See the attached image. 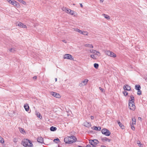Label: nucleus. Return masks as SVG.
Segmentation results:
<instances>
[{
    "label": "nucleus",
    "mask_w": 147,
    "mask_h": 147,
    "mask_svg": "<svg viewBox=\"0 0 147 147\" xmlns=\"http://www.w3.org/2000/svg\"><path fill=\"white\" fill-rule=\"evenodd\" d=\"M77 139L74 136H71L70 137L67 136L65 138L64 142L67 144H71L76 142Z\"/></svg>",
    "instance_id": "1"
},
{
    "label": "nucleus",
    "mask_w": 147,
    "mask_h": 147,
    "mask_svg": "<svg viewBox=\"0 0 147 147\" xmlns=\"http://www.w3.org/2000/svg\"><path fill=\"white\" fill-rule=\"evenodd\" d=\"M130 97V99L129 101V107L130 109L134 111L135 109L134 102V98L132 95H131Z\"/></svg>",
    "instance_id": "2"
},
{
    "label": "nucleus",
    "mask_w": 147,
    "mask_h": 147,
    "mask_svg": "<svg viewBox=\"0 0 147 147\" xmlns=\"http://www.w3.org/2000/svg\"><path fill=\"white\" fill-rule=\"evenodd\" d=\"M23 146L26 147H32L33 145L30 141L28 139L24 140L22 142Z\"/></svg>",
    "instance_id": "3"
},
{
    "label": "nucleus",
    "mask_w": 147,
    "mask_h": 147,
    "mask_svg": "<svg viewBox=\"0 0 147 147\" xmlns=\"http://www.w3.org/2000/svg\"><path fill=\"white\" fill-rule=\"evenodd\" d=\"M63 58L64 59H67L71 60H74V58L72 55L68 54H65L63 56Z\"/></svg>",
    "instance_id": "4"
},
{
    "label": "nucleus",
    "mask_w": 147,
    "mask_h": 147,
    "mask_svg": "<svg viewBox=\"0 0 147 147\" xmlns=\"http://www.w3.org/2000/svg\"><path fill=\"white\" fill-rule=\"evenodd\" d=\"M105 53L108 56L114 58L116 57V54L110 51H105Z\"/></svg>",
    "instance_id": "5"
},
{
    "label": "nucleus",
    "mask_w": 147,
    "mask_h": 147,
    "mask_svg": "<svg viewBox=\"0 0 147 147\" xmlns=\"http://www.w3.org/2000/svg\"><path fill=\"white\" fill-rule=\"evenodd\" d=\"M89 143L93 146L95 147L96 144L99 143V142L96 139L93 140H89Z\"/></svg>",
    "instance_id": "6"
},
{
    "label": "nucleus",
    "mask_w": 147,
    "mask_h": 147,
    "mask_svg": "<svg viewBox=\"0 0 147 147\" xmlns=\"http://www.w3.org/2000/svg\"><path fill=\"white\" fill-rule=\"evenodd\" d=\"M102 133L106 136H109L111 134V132L107 129H103L101 131Z\"/></svg>",
    "instance_id": "7"
},
{
    "label": "nucleus",
    "mask_w": 147,
    "mask_h": 147,
    "mask_svg": "<svg viewBox=\"0 0 147 147\" xmlns=\"http://www.w3.org/2000/svg\"><path fill=\"white\" fill-rule=\"evenodd\" d=\"M88 81V79H84L81 83H80L79 86L80 87L86 86Z\"/></svg>",
    "instance_id": "8"
},
{
    "label": "nucleus",
    "mask_w": 147,
    "mask_h": 147,
    "mask_svg": "<svg viewBox=\"0 0 147 147\" xmlns=\"http://www.w3.org/2000/svg\"><path fill=\"white\" fill-rule=\"evenodd\" d=\"M51 94L53 96L57 98H59L60 97V96L59 94L56 92H51Z\"/></svg>",
    "instance_id": "9"
},
{
    "label": "nucleus",
    "mask_w": 147,
    "mask_h": 147,
    "mask_svg": "<svg viewBox=\"0 0 147 147\" xmlns=\"http://www.w3.org/2000/svg\"><path fill=\"white\" fill-rule=\"evenodd\" d=\"M16 25L20 27L24 28H27L26 25L24 24L23 23L21 22L17 23H16Z\"/></svg>",
    "instance_id": "10"
},
{
    "label": "nucleus",
    "mask_w": 147,
    "mask_h": 147,
    "mask_svg": "<svg viewBox=\"0 0 147 147\" xmlns=\"http://www.w3.org/2000/svg\"><path fill=\"white\" fill-rule=\"evenodd\" d=\"M10 3L11 4L14 6L16 7H18V6L19 5V3L14 0H12L11 2H10Z\"/></svg>",
    "instance_id": "11"
},
{
    "label": "nucleus",
    "mask_w": 147,
    "mask_h": 147,
    "mask_svg": "<svg viewBox=\"0 0 147 147\" xmlns=\"http://www.w3.org/2000/svg\"><path fill=\"white\" fill-rule=\"evenodd\" d=\"M37 140L38 142L41 143H43V138L41 136L38 137L37 138Z\"/></svg>",
    "instance_id": "12"
},
{
    "label": "nucleus",
    "mask_w": 147,
    "mask_h": 147,
    "mask_svg": "<svg viewBox=\"0 0 147 147\" xmlns=\"http://www.w3.org/2000/svg\"><path fill=\"white\" fill-rule=\"evenodd\" d=\"M123 89L124 90H130L131 89L130 87L127 84L124 85L123 87Z\"/></svg>",
    "instance_id": "13"
},
{
    "label": "nucleus",
    "mask_w": 147,
    "mask_h": 147,
    "mask_svg": "<svg viewBox=\"0 0 147 147\" xmlns=\"http://www.w3.org/2000/svg\"><path fill=\"white\" fill-rule=\"evenodd\" d=\"M103 142L107 141L108 142H110L111 141V140L107 138L106 137H104L103 138H101Z\"/></svg>",
    "instance_id": "14"
},
{
    "label": "nucleus",
    "mask_w": 147,
    "mask_h": 147,
    "mask_svg": "<svg viewBox=\"0 0 147 147\" xmlns=\"http://www.w3.org/2000/svg\"><path fill=\"white\" fill-rule=\"evenodd\" d=\"M84 125L86 127H90L91 126V124L90 122H85L84 123Z\"/></svg>",
    "instance_id": "15"
},
{
    "label": "nucleus",
    "mask_w": 147,
    "mask_h": 147,
    "mask_svg": "<svg viewBox=\"0 0 147 147\" xmlns=\"http://www.w3.org/2000/svg\"><path fill=\"white\" fill-rule=\"evenodd\" d=\"M35 114L37 117L40 119H42V116L41 115L40 113L39 112L36 111H35Z\"/></svg>",
    "instance_id": "16"
},
{
    "label": "nucleus",
    "mask_w": 147,
    "mask_h": 147,
    "mask_svg": "<svg viewBox=\"0 0 147 147\" xmlns=\"http://www.w3.org/2000/svg\"><path fill=\"white\" fill-rule=\"evenodd\" d=\"M92 128L95 130L98 131H100L101 129V128L100 127H97L96 126H94L92 127Z\"/></svg>",
    "instance_id": "17"
},
{
    "label": "nucleus",
    "mask_w": 147,
    "mask_h": 147,
    "mask_svg": "<svg viewBox=\"0 0 147 147\" xmlns=\"http://www.w3.org/2000/svg\"><path fill=\"white\" fill-rule=\"evenodd\" d=\"M24 107L25 110L26 111H29V106H28V104H25L24 106Z\"/></svg>",
    "instance_id": "18"
},
{
    "label": "nucleus",
    "mask_w": 147,
    "mask_h": 147,
    "mask_svg": "<svg viewBox=\"0 0 147 147\" xmlns=\"http://www.w3.org/2000/svg\"><path fill=\"white\" fill-rule=\"evenodd\" d=\"M62 9L63 11H65V12L67 13H68V12L69 11V9L67 8L66 7H63Z\"/></svg>",
    "instance_id": "19"
},
{
    "label": "nucleus",
    "mask_w": 147,
    "mask_h": 147,
    "mask_svg": "<svg viewBox=\"0 0 147 147\" xmlns=\"http://www.w3.org/2000/svg\"><path fill=\"white\" fill-rule=\"evenodd\" d=\"M117 122L119 126L121 129H123L124 128V126L122 125V124L119 121H117Z\"/></svg>",
    "instance_id": "20"
},
{
    "label": "nucleus",
    "mask_w": 147,
    "mask_h": 147,
    "mask_svg": "<svg viewBox=\"0 0 147 147\" xmlns=\"http://www.w3.org/2000/svg\"><path fill=\"white\" fill-rule=\"evenodd\" d=\"M102 16H104L105 18L107 20H109L110 19V17H109L107 15L105 14H103Z\"/></svg>",
    "instance_id": "21"
},
{
    "label": "nucleus",
    "mask_w": 147,
    "mask_h": 147,
    "mask_svg": "<svg viewBox=\"0 0 147 147\" xmlns=\"http://www.w3.org/2000/svg\"><path fill=\"white\" fill-rule=\"evenodd\" d=\"M141 88V87L139 85H136L135 86V89L137 90H140Z\"/></svg>",
    "instance_id": "22"
},
{
    "label": "nucleus",
    "mask_w": 147,
    "mask_h": 147,
    "mask_svg": "<svg viewBox=\"0 0 147 147\" xmlns=\"http://www.w3.org/2000/svg\"><path fill=\"white\" fill-rule=\"evenodd\" d=\"M84 46L86 47H89L90 48H93V45L91 44H87L84 45Z\"/></svg>",
    "instance_id": "23"
},
{
    "label": "nucleus",
    "mask_w": 147,
    "mask_h": 147,
    "mask_svg": "<svg viewBox=\"0 0 147 147\" xmlns=\"http://www.w3.org/2000/svg\"><path fill=\"white\" fill-rule=\"evenodd\" d=\"M136 119L135 117H134L133 118H132V125H135L136 124Z\"/></svg>",
    "instance_id": "24"
},
{
    "label": "nucleus",
    "mask_w": 147,
    "mask_h": 147,
    "mask_svg": "<svg viewBox=\"0 0 147 147\" xmlns=\"http://www.w3.org/2000/svg\"><path fill=\"white\" fill-rule=\"evenodd\" d=\"M50 130L52 131H54L57 130V128L55 127L52 126L50 127Z\"/></svg>",
    "instance_id": "25"
},
{
    "label": "nucleus",
    "mask_w": 147,
    "mask_h": 147,
    "mask_svg": "<svg viewBox=\"0 0 147 147\" xmlns=\"http://www.w3.org/2000/svg\"><path fill=\"white\" fill-rule=\"evenodd\" d=\"M16 49L15 48H11L9 50V51L11 52H13L14 51H16Z\"/></svg>",
    "instance_id": "26"
},
{
    "label": "nucleus",
    "mask_w": 147,
    "mask_h": 147,
    "mask_svg": "<svg viewBox=\"0 0 147 147\" xmlns=\"http://www.w3.org/2000/svg\"><path fill=\"white\" fill-rule=\"evenodd\" d=\"M69 12L68 13H69L71 15H73L74 13V11L73 10H72L70 9L69 10Z\"/></svg>",
    "instance_id": "27"
},
{
    "label": "nucleus",
    "mask_w": 147,
    "mask_h": 147,
    "mask_svg": "<svg viewBox=\"0 0 147 147\" xmlns=\"http://www.w3.org/2000/svg\"><path fill=\"white\" fill-rule=\"evenodd\" d=\"M89 51L90 53H95L96 52V51L94 49L90 50H89Z\"/></svg>",
    "instance_id": "28"
},
{
    "label": "nucleus",
    "mask_w": 147,
    "mask_h": 147,
    "mask_svg": "<svg viewBox=\"0 0 147 147\" xmlns=\"http://www.w3.org/2000/svg\"><path fill=\"white\" fill-rule=\"evenodd\" d=\"M98 66H99V65L97 63H95L94 64V67L96 69L98 68Z\"/></svg>",
    "instance_id": "29"
},
{
    "label": "nucleus",
    "mask_w": 147,
    "mask_h": 147,
    "mask_svg": "<svg viewBox=\"0 0 147 147\" xmlns=\"http://www.w3.org/2000/svg\"><path fill=\"white\" fill-rule=\"evenodd\" d=\"M0 142L2 143H3L4 142L3 139L1 136H0Z\"/></svg>",
    "instance_id": "30"
},
{
    "label": "nucleus",
    "mask_w": 147,
    "mask_h": 147,
    "mask_svg": "<svg viewBox=\"0 0 147 147\" xmlns=\"http://www.w3.org/2000/svg\"><path fill=\"white\" fill-rule=\"evenodd\" d=\"M83 33H82V34H83V35H86V36H88V33L86 31H84Z\"/></svg>",
    "instance_id": "31"
},
{
    "label": "nucleus",
    "mask_w": 147,
    "mask_h": 147,
    "mask_svg": "<svg viewBox=\"0 0 147 147\" xmlns=\"http://www.w3.org/2000/svg\"><path fill=\"white\" fill-rule=\"evenodd\" d=\"M20 131L21 133H23L24 132H25L24 129L22 128H19Z\"/></svg>",
    "instance_id": "32"
},
{
    "label": "nucleus",
    "mask_w": 147,
    "mask_h": 147,
    "mask_svg": "<svg viewBox=\"0 0 147 147\" xmlns=\"http://www.w3.org/2000/svg\"><path fill=\"white\" fill-rule=\"evenodd\" d=\"M125 90L123 92V93L125 96H126L127 95L128 93V92Z\"/></svg>",
    "instance_id": "33"
},
{
    "label": "nucleus",
    "mask_w": 147,
    "mask_h": 147,
    "mask_svg": "<svg viewBox=\"0 0 147 147\" xmlns=\"http://www.w3.org/2000/svg\"><path fill=\"white\" fill-rule=\"evenodd\" d=\"M137 94L138 95H140L142 94V92L140 90H138V91L137 92Z\"/></svg>",
    "instance_id": "34"
},
{
    "label": "nucleus",
    "mask_w": 147,
    "mask_h": 147,
    "mask_svg": "<svg viewBox=\"0 0 147 147\" xmlns=\"http://www.w3.org/2000/svg\"><path fill=\"white\" fill-rule=\"evenodd\" d=\"M56 141H58L59 142H60L58 138H57V139H55L53 140V141L54 142H55L56 143H57V142H56Z\"/></svg>",
    "instance_id": "35"
},
{
    "label": "nucleus",
    "mask_w": 147,
    "mask_h": 147,
    "mask_svg": "<svg viewBox=\"0 0 147 147\" xmlns=\"http://www.w3.org/2000/svg\"><path fill=\"white\" fill-rule=\"evenodd\" d=\"M137 144H138V146L139 147H141V144L140 143V141H138L137 142Z\"/></svg>",
    "instance_id": "36"
},
{
    "label": "nucleus",
    "mask_w": 147,
    "mask_h": 147,
    "mask_svg": "<svg viewBox=\"0 0 147 147\" xmlns=\"http://www.w3.org/2000/svg\"><path fill=\"white\" fill-rule=\"evenodd\" d=\"M133 125H131V129H132L133 130H134L135 129V128L134 127V126Z\"/></svg>",
    "instance_id": "37"
},
{
    "label": "nucleus",
    "mask_w": 147,
    "mask_h": 147,
    "mask_svg": "<svg viewBox=\"0 0 147 147\" xmlns=\"http://www.w3.org/2000/svg\"><path fill=\"white\" fill-rule=\"evenodd\" d=\"M95 53L96 54V55H97L98 56H100V55L99 52L98 51H96V52Z\"/></svg>",
    "instance_id": "38"
},
{
    "label": "nucleus",
    "mask_w": 147,
    "mask_h": 147,
    "mask_svg": "<svg viewBox=\"0 0 147 147\" xmlns=\"http://www.w3.org/2000/svg\"><path fill=\"white\" fill-rule=\"evenodd\" d=\"M80 30L78 29V28H74V30L75 31L78 32H79V31H80Z\"/></svg>",
    "instance_id": "39"
},
{
    "label": "nucleus",
    "mask_w": 147,
    "mask_h": 147,
    "mask_svg": "<svg viewBox=\"0 0 147 147\" xmlns=\"http://www.w3.org/2000/svg\"><path fill=\"white\" fill-rule=\"evenodd\" d=\"M21 3H22L23 4L25 5H26V2L25 1H24L23 0Z\"/></svg>",
    "instance_id": "40"
},
{
    "label": "nucleus",
    "mask_w": 147,
    "mask_h": 147,
    "mask_svg": "<svg viewBox=\"0 0 147 147\" xmlns=\"http://www.w3.org/2000/svg\"><path fill=\"white\" fill-rule=\"evenodd\" d=\"M90 57L91 58L93 59H95V56L94 55H90Z\"/></svg>",
    "instance_id": "41"
},
{
    "label": "nucleus",
    "mask_w": 147,
    "mask_h": 147,
    "mask_svg": "<svg viewBox=\"0 0 147 147\" xmlns=\"http://www.w3.org/2000/svg\"><path fill=\"white\" fill-rule=\"evenodd\" d=\"M99 88L102 92H103V88H102L101 87H99Z\"/></svg>",
    "instance_id": "42"
},
{
    "label": "nucleus",
    "mask_w": 147,
    "mask_h": 147,
    "mask_svg": "<svg viewBox=\"0 0 147 147\" xmlns=\"http://www.w3.org/2000/svg\"><path fill=\"white\" fill-rule=\"evenodd\" d=\"M17 139L15 138L13 140V141L15 142H17Z\"/></svg>",
    "instance_id": "43"
},
{
    "label": "nucleus",
    "mask_w": 147,
    "mask_h": 147,
    "mask_svg": "<svg viewBox=\"0 0 147 147\" xmlns=\"http://www.w3.org/2000/svg\"><path fill=\"white\" fill-rule=\"evenodd\" d=\"M84 31H82V30H80V31H79V33L81 34H82V33H83V32Z\"/></svg>",
    "instance_id": "44"
},
{
    "label": "nucleus",
    "mask_w": 147,
    "mask_h": 147,
    "mask_svg": "<svg viewBox=\"0 0 147 147\" xmlns=\"http://www.w3.org/2000/svg\"><path fill=\"white\" fill-rule=\"evenodd\" d=\"M37 76H34L33 77V79H34L35 80L36 79H37Z\"/></svg>",
    "instance_id": "45"
},
{
    "label": "nucleus",
    "mask_w": 147,
    "mask_h": 147,
    "mask_svg": "<svg viewBox=\"0 0 147 147\" xmlns=\"http://www.w3.org/2000/svg\"><path fill=\"white\" fill-rule=\"evenodd\" d=\"M62 41L63 42H64V43H67V42H66V41L65 40H62Z\"/></svg>",
    "instance_id": "46"
},
{
    "label": "nucleus",
    "mask_w": 147,
    "mask_h": 147,
    "mask_svg": "<svg viewBox=\"0 0 147 147\" xmlns=\"http://www.w3.org/2000/svg\"><path fill=\"white\" fill-rule=\"evenodd\" d=\"M90 118H91V119H93L94 118V117L93 116H91V117H90Z\"/></svg>",
    "instance_id": "47"
},
{
    "label": "nucleus",
    "mask_w": 147,
    "mask_h": 147,
    "mask_svg": "<svg viewBox=\"0 0 147 147\" xmlns=\"http://www.w3.org/2000/svg\"><path fill=\"white\" fill-rule=\"evenodd\" d=\"M7 1L9 2V3H10V2H11V1H12V0H7Z\"/></svg>",
    "instance_id": "48"
},
{
    "label": "nucleus",
    "mask_w": 147,
    "mask_h": 147,
    "mask_svg": "<svg viewBox=\"0 0 147 147\" xmlns=\"http://www.w3.org/2000/svg\"><path fill=\"white\" fill-rule=\"evenodd\" d=\"M18 1L20 3H21L23 0H18Z\"/></svg>",
    "instance_id": "49"
},
{
    "label": "nucleus",
    "mask_w": 147,
    "mask_h": 147,
    "mask_svg": "<svg viewBox=\"0 0 147 147\" xmlns=\"http://www.w3.org/2000/svg\"><path fill=\"white\" fill-rule=\"evenodd\" d=\"M80 6L81 7H83V5H82V4L80 3Z\"/></svg>",
    "instance_id": "50"
},
{
    "label": "nucleus",
    "mask_w": 147,
    "mask_h": 147,
    "mask_svg": "<svg viewBox=\"0 0 147 147\" xmlns=\"http://www.w3.org/2000/svg\"><path fill=\"white\" fill-rule=\"evenodd\" d=\"M86 147H90V145H87Z\"/></svg>",
    "instance_id": "51"
},
{
    "label": "nucleus",
    "mask_w": 147,
    "mask_h": 147,
    "mask_svg": "<svg viewBox=\"0 0 147 147\" xmlns=\"http://www.w3.org/2000/svg\"><path fill=\"white\" fill-rule=\"evenodd\" d=\"M138 119L139 120L141 119V117H139L138 118Z\"/></svg>",
    "instance_id": "52"
},
{
    "label": "nucleus",
    "mask_w": 147,
    "mask_h": 147,
    "mask_svg": "<svg viewBox=\"0 0 147 147\" xmlns=\"http://www.w3.org/2000/svg\"><path fill=\"white\" fill-rule=\"evenodd\" d=\"M104 0H100V1L102 2H103Z\"/></svg>",
    "instance_id": "53"
},
{
    "label": "nucleus",
    "mask_w": 147,
    "mask_h": 147,
    "mask_svg": "<svg viewBox=\"0 0 147 147\" xmlns=\"http://www.w3.org/2000/svg\"><path fill=\"white\" fill-rule=\"evenodd\" d=\"M55 82H56V81H57V78H55Z\"/></svg>",
    "instance_id": "54"
},
{
    "label": "nucleus",
    "mask_w": 147,
    "mask_h": 147,
    "mask_svg": "<svg viewBox=\"0 0 147 147\" xmlns=\"http://www.w3.org/2000/svg\"><path fill=\"white\" fill-rule=\"evenodd\" d=\"M78 147H82L81 146H78Z\"/></svg>",
    "instance_id": "55"
}]
</instances>
